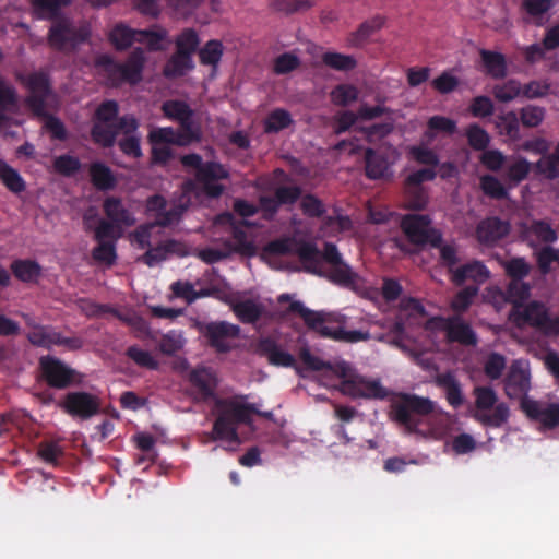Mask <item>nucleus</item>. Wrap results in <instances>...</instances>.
<instances>
[{
  "instance_id": "7",
  "label": "nucleus",
  "mask_w": 559,
  "mask_h": 559,
  "mask_svg": "<svg viewBox=\"0 0 559 559\" xmlns=\"http://www.w3.org/2000/svg\"><path fill=\"white\" fill-rule=\"evenodd\" d=\"M39 378L49 386L57 390H64L71 386L81 385L83 374L71 368L61 359L46 355L38 360Z\"/></svg>"
},
{
  "instance_id": "38",
  "label": "nucleus",
  "mask_w": 559,
  "mask_h": 559,
  "mask_svg": "<svg viewBox=\"0 0 559 559\" xmlns=\"http://www.w3.org/2000/svg\"><path fill=\"white\" fill-rule=\"evenodd\" d=\"M13 275L24 283L37 281L41 274V267L36 261L15 260L11 264Z\"/></svg>"
},
{
  "instance_id": "35",
  "label": "nucleus",
  "mask_w": 559,
  "mask_h": 559,
  "mask_svg": "<svg viewBox=\"0 0 559 559\" xmlns=\"http://www.w3.org/2000/svg\"><path fill=\"white\" fill-rule=\"evenodd\" d=\"M192 68V57L188 53L176 51L166 62L163 74L168 79H175L185 75Z\"/></svg>"
},
{
  "instance_id": "51",
  "label": "nucleus",
  "mask_w": 559,
  "mask_h": 559,
  "mask_svg": "<svg viewBox=\"0 0 559 559\" xmlns=\"http://www.w3.org/2000/svg\"><path fill=\"white\" fill-rule=\"evenodd\" d=\"M510 281H523L531 272V265L523 257H514L502 264Z\"/></svg>"
},
{
  "instance_id": "30",
  "label": "nucleus",
  "mask_w": 559,
  "mask_h": 559,
  "mask_svg": "<svg viewBox=\"0 0 559 559\" xmlns=\"http://www.w3.org/2000/svg\"><path fill=\"white\" fill-rule=\"evenodd\" d=\"M479 56L485 72L496 80L504 79L508 74V63L504 55L497 51L480 49Z\"/></svg>"
},
{
  "instance_id": "33",
  "label": "nucleus",
  "mask_w": 559,
  "mask_h": 559,
  "mask_svg": "<svg viewBox=\"0 0 559 559\" xmlns=\"http://www.w3.org/2000/svg\"><path fill=\"white\" fill-rule=\"evenodd\" d=\"M231 310L240 322L253 324L260 320L263 307L252 299L240 300L231 305Z\"/></svg>"
},
{
  "instance_id": "43",
  "label": "nucleus",
  "mask_w": 559,
  "mask_h": 559,
  "mask_svg": "<svg viewBox=\"0 0 559 559\" xmlns=\"http://www.w3.org/2000/svg\"><path fill=\"white\" fill-rule=\"evenodd\" d=\"M321 59L324 66L336 71L347 72L357 67V60L353 56L340 52H324Z\"/></svg>"
},
{
  "instance_id": "9",
  "label": "nucleus",
  "mask_w": 559,
  "mask_h": 559,
  "mask_svg": "<svg viewBox=\"0 0 559 559\" xmlns=\"http://www.w3.org/2000/svg\"><path fill=\"white\" fill-rule=\"evenodd\" d=\"M194 179L206 198L218 199L226 191V186L222 181L229 180L230 173L225 165L206 160L203 168L194 174Z\"/></svg>"
},
{
  "instance_id": "54",
  "label": "nucleus",
  "mask_w": 559,
  "mask_h": 559,
  "mask_svg": "<svg viewBox=\"0 0 559 559\" xmlns=\"http://www.w3.org/2000/svg\"><path fill=\"white\" fill-rule=\"evenodd\" d=\"M522 84L514 79H510L503 84L495 85L492 93L497 100L509 103L521 95Z\"/></svg>"
},
{
  "instance_id": "37",
  "label": "nucleus",
  "mask_w": 559,
  "mask_h": 559,
  "mask_svg": "<svg viewBox=\"0 0 559 559\" xmlns=\"http://www.w3.org/2000/svg\"><path fill=\"white\" fill-rule=\"evenodd\" d=\"M0 180L13 193H21L26 189V182L20 173L0 158Z\"/></svg>"
},
{
  "instance_id": "2",
  "label": "nucleus",
  "mask_w": 559,
  "mask_h": 559,
  "mask_svg": "<svg viewBox=\"0 0 559 559\" xmlns=\"http://www.w3.org/2000/svg\"><path fill=\"white\" fill-rule=\"evenodd\" d=\"M288 312L297 313L304 320L305 324L321 337L331 338L345 343H358L369 341L371 335L368 331H346L343 328H333L326 325V317L323 312L311 310L299 300L289 304Z\"/></svg>"
},
{
  "instance_id": "48",
  "label": "nucleus",
  "mask_w": 559,
  "mask_h": 559,
  "mask_svg": "<svg viewBox=\"0 0 559 559\" xmlns=\"http://www.w3.org/2000/svg\"><path fill=\"white\" fill-rule=\"evenodd\" d=\"M384 25V19L382 16H374L368 21L361 23L358 29L352 35V44L359 46L365 43L372 34L379 31Z\"/></svg>"
},
{
  "instance_id": "59",
  "label": "nucleus",
  "mask_w": 559,
  "mask_h": 559,
  "mask_svg": "<svg viewBox=\"0 0 559 559\" xmlns=\"http://www.w3.org/2000/svg\"><path fill=\"white\" fill-rule=\"evenodd\" d=\"M273 11L284 14H293L309 10L313 2L311 0H272Z\"/></svg>"
},
{
  "instance_id": "13",
  "label": "nucleus",
  "mask_w": 559,
  "mask_h": 559,
  "mask_svg": "<svg viewBox=\"0 0 559 559\" xmlns=\"http://www.w3.org/2000/svg\"><path fill=\"white\" fill-rule=\"evenodd\" d=\"M519 234L530 248L537 249L542 243L552 245L558 240V234L546 219H532L519 224Z\"/></svg>"
},
{
  "instance_id": "15",
  "label": "nucleus",
  "mask_w": 559,
  "mask_h": 559,
  "mask_svg": "<svg viewBox=\"0 0 559 559\" xmlns=\"http://www.w3.org/2000/svg\"><path fill=\"white\" fill-rule=\"evenodd\" d=\"M28 342L37 347L50 349L52 346H63L69 350H78L83 346L80 337H66L49 325L35 326L27 333Z\"/></svg>"
},
{
  "instance_id": "28",
  "label": "nucleus",
  "mask_w": 559,
  "mask_h": 559,
  "mask_svg": "<svg viewBox=\"0 0 559 559\" xmlns=\"http://www.w3.org/2000/svg\"><path fill=\"white\" fill-rule=\"evenodd\" d=\"M103 210L108 221L114 222L121 227H130L135 224L133 214L124 206L120 198H106L103 203Z\"/></svg>"
},
{
  "instance_id": "25",
  "label": "nucleus",
  "mask_w": 559,
  "mask_h": 559,
  "mask_svg": "<svg viewBox=\"0 0 559 559\" xmlns=\"http://www.w3.org/2000/svg\"><path fill=\"white\" fill-rule=\"evenodd\" d=\"M328 278L332 283L341 287L348 288L355 293H361L364 288L361 277L345 262L331 266Z\"/></svg>"
},
{
  "instance_id": "55",
  "label": "nucleus",
  "mask_w": 559,
  "mask_h": 559,
  "mask_svg": "<svg viewBox=\"0 0 559 559\" xmlns=\"http://www.w3.org/2000/svg\"><path fill=\"white\" fill-rule=\"evenodd\" d=\"M164 116L174 121H179L188 115H194L191 107L183 100L170 99L162 105Z\"/></svg>"
},
{
  "instance_id": "58",
  "label": "nucleus",
  "mask_w": 559,
  "mask_h": 559,
  "mask_svg": "<svg viewBox=\"0 0 559 559\" xmlns=\"http://www.w3.org/2000/svg\"><path fill=\"white\" fill-rule=\"evenodd\" d=\"M81 162L78 157L70 154L57 156L53 159V169L57 174L64 177H72L81 169Z\"/></svg>"
},
{
  "instance_id": "23",
  "label": "nucleus",
  "mask_w": 559,
  "mask_h": 559,
  "mask_svg": "<svg viewBox=\"0 0 559 559\" xmlns=\"http://www.w3.org/2000/svg\"><path fill=\"white\" fill-rule=\"evenodd\" d=\"M490 276L487 266L480 261H472L469 263L457 266L451 276V281L456 286H462L466 281L471 280L476 284H484Z\"/></svg>"
},
{
  "instance_id": "4",
  "label": "nucleus",
  "mask_w": 559,
  "mask_h": 559,
  "mask_svg": "<svg viewBox=\"0 0 559 559\" xmlns=\"http://www.w3.org/2000/svg\"><path fill=\"white\" fill-rule=\"evenodd\" d=\"M90 36L91 28L87 24L78 25L70 17L62 15L51 21L47 44L55 51L72 53L85 44Z\"/></svg>"
},
{
  "instance_id": "27",
  "label": "nucleus",
  "mask_w": 559,
  "mask_h": 559,
  "mask_svg": "<svg viewBox=\"0 0 559 559\" xmlns=\"http://www.w3.org/2000/svg\"><path fill=\"white\" fill-rule=\"evenodd\" d=\"M344 391L354 397L366 399H385L388 395L386 390L380 384L379 381H344Z\"/></svg>"
},
{
  "instance_id": "64",
  "label": "nucleus",
  "mask_w": 559,
  "mask_h": 559,
  "mask_svg": "<svg viewBox=\"0 0 559 559\" xmlns=\"http://www.w3.org/2000/svg\"><path fill=\"white\" fill-rule=\"evenodd\" d=\"M506 365L504 356L492 352L484 364V372L490 380H498L502 376Z\"/></svg>"
},
{
  "instance_id": "22",
  "label": "nucleus",
  "mask_w": 559,
  "mask_h": 559,
  "mask_svg": "<svg viewBox=\"0 0 559 559\" xmlns=\"http://www.w3.org/2000/svg\"><path fill=\"white\" fill-rule=\"evenodd\" d=\"M365 175L371 180L384 179L392 176L391 163L388 156L374 148L365 150Z\"/></svg>"
},
{
  "instance_id": "20",
  "label": "nucleus",
  "mask_w": 559,
  "mask_h": 559,
  "mask_svg": "<svg viewBox=\"0 0 559 559\" xmlns=\"http://www.w3.org/2000/svg\"><path fill=\"white\" fill-rule=\"evenodd\" d=\"M19 108V96L15 87L0 74V130L20 122L15 121L9 114H14Z\"/></svg>"
},
{
  "instance_id": "49",
  "label": "nucleus",
  "mask_w": 559,
  "mask_h": 559,
  "mask_svg": "<svg viewBox=\"0 0 559 559\" xmlns=\"http://www.w3.org/2000/svg\"><path fill=\"white\" fill-rule=\"evenodd\" d=\"M546 109L542 106L526 105L519 110V121L526 128H536L544 121Z\"/></svg>"
},
{
  "instance_id": "45",
  "label": "nucleus",
  "mask_w": 559,
  "mask_h": 559,
  "mask_svg": "<svg viewBox=\"0 0 559 559\" xmlns=\"http://www.w3.org/2000/svg\"><path fill=\"white\" fill-rule=\"evenodd\" d=\"M536 169L548 179L559 178V142L554 152L540 158L536 163Z\"/></svg>"
},
{
  "instance_id": "14",
  "label": "nucleus",
  "mask_w": 559,
  "mask_h": 559,
  "mask_svg": "<svg viewBox=\"0 0 559 559\" xmlns=\"http://www.w3.org/2000/svg\"><path fill=\"white\" fill-rule=\"evenodd\" d=\"M61 407L72 417L88 419L99 413L100 401L92 393L75 391L66 394Z\"/></svg>"
},
{
  "instance_id": "60",
  "label": "nucleus",
  "mask_w": 559,
  "mask_h": 559,
  "mask_svg": "<svg viewBox=\"0 0 559 559\" xmlns=\"http://www.w3.org/2000/svg\"><path fill=\"white\" fill-rule=\"evenodd\" d=\"M200 39L193 28H185L176 39L177 51L192 57L199 46Z\"/></svg>"
},
{
  "instance_id": "5",
  "label": "nucleus",
  "mask_w": 559,
  "mask_h": 559,
  "mask_svg": "<svg viewBox=\"0 0 559 559\" xmlns=\"http://www.w3.org/2000/svg\"><path fill=\"white\" fill-rule=\"evenodd\" d=\"M17 82L27 91L25 105L33 116H46L48 100L53 96V87L48 72L44 70L33 71L31 73H17Z\"/></svg>"
},
{
  "instance_id": "17",
  "label": "nucleus",
  "mask_w": 559,
  "mask_h": 559,
  "mask_svg": "<svg viewBox=\"0 0 559 559\" xmlns=\"http://www.w3.org/2000/svg\"><path fill=\"white\" fill-rule=\"evenodd\" d=\"M511 317L519 324H527L550 334V317L546 306L540 301H530L518 310H511Z\"/></svg>"
},
{
  "instance_id": "21",
  "label": "nucleus",
  "mask_w": 559,
  "mask_h": 559,
  "mask_svg": "<svg viewBox=\"0 0 559 559\" xmlns=\"http://www.w3.org/2000/svg\"><path fill=\"white\" fill-rule=\"evenodd\" d=\"M531 389V377L528 370L521 368L518 364H513L504 379V392L510 399L527 397Z\"/></svg>"
},
{
  "instance_id": "18",
  "label": "nucleus",
  "mask_w": 559,
  "mask_h": 559,
  "mask_svg": "<svg viewBox=\"0 0 559 559\" xmlns=\"http://www.w3.org/2000/svg\"><path fill=\"white\" fill-rule=\"evenodd\" d=\"M255 353L266 358L267 362L275 367L292 368L296 365L295 357L283 349L278 342L272 336H264L258 340Z\"/></svg>"
},
{
  "instance_id": "50",
  "label": "nucleus",
  "mask_w": 559,
  "mask_h": 559,
  "mask_svg": "<svg viewBox=\"0 0 559 559\" xmlns=\"http://www.w3.org/2000/svg\"><path fill=\"white\" fill-rule=\"evenodd\" d=\"M223 51V45L219 40H209L199 51L200 62L216 68L222 59Z\"/></svg>"
},
{
  "instance_id": "29",
  "label": "nucleus",
  "mask_w": 559,
  "mask_h": 559,
  "mask_svg": "<svg viewBox=\"0 0 559 559\" xmlns=\"http://www.w3.org/2000/svg\"><path fill=\"white\" fill-rule=\"evenodd\" d=\"M91 183L98 191H109L117 186V177L109 166L103 162H93L88 166Z\"/></svg>"
},
{
  "instance_id": "44",
  "label": "nucleus",
  "mask_w": 559,
  "mask_h": 559,
  "mask_svg": "<svg viewBox=\"0 0 559 559\" xmlns=\"http://www.w3.org/2000/svg\"><path fill=\"white\" fill-rule=\"evenodd\" d=\"M439 250V263L445 267L452 275L453 271L457 267L460 259L457 255V247L454 243H444L442 234H440V242L438 246H431Z\"/></svg>"
},
{
  "instance_id": "8",
  "label": "nucleus",
  "mask_w": 559,
  "mask_h": 559,
  "mask_svg": "<svg viewBox=\"0 0 559 559\" xmlns=\"http://www.w3.org/2000/svg\"><path fill=\"white\" fill-rule=\"evenodd\" d=\"M394 418L413 430L419 424L417 416H426L433 412V402L428 397L404 393L392 405Z\"/></svg>"
},
{
  "instance_id": "10",
  "label": "nucleus",
  "mask_w": 559,
  "mask_h": 559,
  "mask_svg": "<svg viewBox=\"0 0 559 559\" xmlns=\"http://www.w3.org/2000/svg\"><path fill=\"white\" fill-rule=\"evenodd\" d=\"M401 227L407 239L414 245L438 246L439 229L431 227V218L427 214H407L401 221Z\"/></svg>"
},
{
  "instance_id": "31",
  "label": "nucleus",
  "mask_w": 559,
  "mask_h": 559,
  "mask_svg": "<svg viewBox=\"0 0 559 559\" xmlns=\"http://www.w3.org/2000/svg\"><path fill=\"white\" fill-rule=\"evenodd\" d=\"M495 127L506 141L515 142L521 139L519 117L513 110L498 115L495 119Z\"/></svg>"
},
{
  "instance_id": "26",
  "label": "nucleus",
  "mask_w": 559,
  "mask_h": 559,
  "mask_svg": "<svg viewBox=\"0 0 559 559\" xmlns=\"http://www.w3.org/2000/svg\"><path fill=\"white\" fill-rule=\"evenodd\" d=\"M173 253L183 255V247L179 241L175 239H168L160 242L156 247H150L147 251L139 258V260L147 266L153 267L156 264L165 261L168 255Z\"/></svg>"
},
{
  "instance_id": "40",
  "label": "nucleus",
  "mask_w": 559,
  "mask_h": 559,
  "mask_svg": "<svg viewBox=\"0 0 559 559\" xmlns=\"http://www.w3.org/2000/svg\"><path fill=\"white\" fill-rule=\"evenodd\" d=\"M483 193L493 200L509 199V189L493 175H483L479 179Z\"/></svg>"
},
{
  "instance_id": "1",
  "label": "nucleus",
  "mask_w": 559,
  "mask_h": 559,
  "mask_svg": "<svg viewBox=\"0 0 559 559\" xmlns=\"http://www.w3.org/2000/svg\"><path fill=\"white\" fill-rule=\"evenodd\" d=\"M188 380L191 389L187 391V394L193 402L204 403L214 399L216 418L213 424L211 439L214 441H226L231 444L225 448L228 451H235L240 444L239 425L251 426L253 424V415L265 419L273 418L272 412L259 411L255 404L240 403L236 397H216V379L212 371L205 367L192 369L188 374Z\"/></svg>"
},
{
  "instance_id": "24",
  "label": "nucleus",
  "mask_w": 559,
  "mask_h": 559,
  "mask_svg": "<svg viewBox=\"0 0 559 559\" xmlns=\"http://www.w3.org/2000/svg\"><path fill=\"white\" fill-rule=\"evenodd\" d=\"M510 233V224L499 217H489L477 226V237L480 242L492 245L503 239Z\"/></svg>"
},
{
  "instance_id": "34",
  "label": "nucleus",
  "mask_w": 559,
  "mask_h": 559,
  "mask_svg": "<svg viewBox=\"0 0 559 559\" xmlns=\"http://www.w3.org/2000/svg\"><path fill=\"white\" fill-rule=\"evenodd\" d=\"M531 295V285L523 281H510L502 293L503 299L512 305V310H518L524 305Z\"/></svg>"
},
{
  "instance_id": "12",
  "label": "nucleus",
  "mask_w": 559,
  "mask_h": 559,
  "mask_svg": "<svg viewBox=\"0 0 559 559\" xmlns=\"http://www.w3.org/2000/svg\"><path fill=\"white\" fill-rule=\"evenodd\" d=\"M198 329L207 340L209 345L221 354H226L231 349L227 340L237 338L240 335V328L227 321L199 323Z\"/></svg>"
},
{
  "instance_id": "16",
  "label": "nucleus",
  "mask_w": 559,
  "mask_h": 559,
  "mask_svg": "<svg viewBox=\"0 0 559 559\" xmlns=\"http://www.w3.org/2000/svg\"><path fill=\"white\" fill-rule=\"evenodd\" d=\"M522 412L531 419L540 423L547 429L559 426V404L543 403L530 397L521 401Z\"/></svg>"
},
{
  "instance_id": "47",
  "label": "nucleus",
  "mask_w": 559,
  "mask_h": 559,
  "mask_svg": "<svg viewBox=\"0 0 559 559\" xmlns=\"http://www.w3.org/2000/svg\"><path fill=\"white\" fill-rule=\"evenodd\" d=\"M206 0H166L168 9L177 19H188L192 16L197 10Z\"/></svg>"
},
{
  "instance_id": "19",
  "label": "nucleus",
  "mask_w": 559,
  "mask_h": 559,
  "mask_svg": "<svg viewBox=\"0 0 559 559\" xmlns=\"http://www.w3.org/2000/svg\"><path fill=\"white\" fill-rule=\"evenodd\" d=\"M442 330L450 343H459L464 346H475L478 342L475 331L460 316H451L442 319Z\"/></svg>"
},
{
  "instance_id": "56",
  "label": "nucleus",
  "mask_w": 559,
  "mask_h": 559,
  "mask_svg": "<svg viewBox=\"0 0 559 559\" xmlns=\"http://www.w3.org/2000/svg\"><path fill=\"white\" fill-rule=\"evenodd\" d=\"M121 226L108 219L100 218L98 225L94 228V239L97 242L100 241H112L116 243L120 237Z\"/></svg>"
},
{
  "instance_id": "61",
  "label": "nucleus",
  "mask_w": 559,
  "mask_h": 559,
  "mask_svg": "<svg viewBox=\"0 0 559 559\" xmlns=\"http://www.w3.org/2000/svg\"><path fill=\"white\" fill-rule=\"evenodd\" d=\"M508 157L499 150H485L479 156L480 164L488 170L497 173L506 165Z\"/></svg>"
},
{
  "instance_id": "39",
  "label": "nucleus",
  "mask_w": 559,
  "mask_h": 559,
  "mask_svg": "<svg viewBox=\"0 0 559 559\" xmlns=\"http://www.w3.org/2000/svg\"><path fill=\"white\" fill-rule=\"evenodd\" d=\"M117 129L112 124L94 122L91 129L93 142L104 148L112 147L117 140Z\"/></svg>"
},
{
  "instance_id": "3",
  "label": "nucleus",
  "mask_w": 559,
  "mask_h": 559,
  "mask_svg": "<svg viewBox=\"0 0 559 559\" xmlns=\"http://www.w3.org/2000/svg\"><path fill=\"white\" fill-rule=\"evenodd\" d=\"M145 53L140 47L133 49L124 63L117 62L107 53L99 55L95 59V66L102 70L112 85L129 83L135 85L142 80L145 66Z\"/></svg>"
},
{
  "instance_id": "32",
  "label": "nucleus",
  "mask_w": 559,
  "mask_h": 559,
  "mask_svg": "<svg viewBox=\"0 0 559 559\" xmlns=\"http://www.w3.org/2000/svg\"><path fill=\"white\" fill-rule=\"evenodd\" d=\"M138 32L124 24H117L109 33V40L116 50L123 51L130 48L134 41L143 43V38H139Z\"/></svg>"
},
{
  "instance_id": "53",
  "label": "nucleus",
  "mask_w": 559,
  "mask_h": 559,
  "mask_svg": "<svg viewBox=\"0 0 559 559\" xmlns=\"http://www.w3.org/2000/svg\"><path fill=\"white\" fill-rule=\"evenodd\" d=\"M126 356L131 359L135 365L148 370H157L159 367L158 361L152 356L148 350L142 349L138 345L129 346L126 350Z\"/></svg>"
},
{
  "instance_id": "41",
  "label": "nucleus",
  "mask_w": 559,
  "mask_h": 559,
  "mask_svg": "<svg viewBox=\"0 0 559 559\" xmlns=\"http://www.w3.org/2000/svg\"><path fill=\"white\" fill-rule=\"evenodd\" d=\"M188 207V200H180L171 204L169 209H167L166 206L165 210L158 216L155 217L153 225L159 227H169L170 225L178 223L182 218V215L186 213Z\"/></svg>"
},
{
  "instance_id": "6",
  "label": "nucleus",
  "mask_w": 559,
  "mask_h": 559,
  "mask_svg": "<svg viewBox=\"0 0 559 559\" xmlns=\"http://www.w3.org/2000/svg\"><path fill=\"white\" fill-rule=\"evenodd\" d=\"M474 419L485 427L500 428L510 417L509 406L498 402V395L491 386H476Z\"/></svg>"
},
{
  "instance_id": "11",
  "label": "nucleus",
  "mask_w": 559,
  "mask_h": 559,
  "mask_svg": "<svg viewBox=\"0 0 559 559\" xmlns=\"http://www.w3.org/2000/svg\"><path fill=\"white\" fill-rule=\"evenodd\" d=\"M295 252L304 264V270L312 274H319L318 265L320 258L331 266L344 262L336 245L332 242H325L323 252L321 253L313 242L300 241L298 242Z\"/></svg>"
},
{
  "instance_id": "46",
  "label": "nucleus",
  "mask_w": 559,
  "mask_h": 559,
  "mask_svg": "<svg viewBox=\"0 0 559 559\" xmlns=\"http://www.w3.org/2000/svg\"><path fill=\"white\" fill-rule=\"evenodd\" d=\"M194 115H188L179 123V132L177 133L181 145H188L192 142H198L201 139L200 127L193 121Z\"/></svg>"
},
{
  "instance_id": "57",
  "label": "nucleus",
  "mask_w": 559,
  "mask_h": 559,
  "mask_svg": "<svg viewBox=\"0 0 559 559\" xmlns=\"http://www.w3.org/2000/svg\"><path fill=\"white\" fill-rule=\"evenodd\" d=\"M465 135L468 145L475 151L483 152L488 147L490 143V136L488 132L481 127H479L477 123L468 126Z\"/></svg>"
},
{
  "instance_id": "42",
  "label": "nucleus",
  "mask_w": 559,
  "mask_h": 559,
  "mask_svg": "<svg viewBox=\"0 0 559 559\" xmlns=\"http://www.w3.org/2000/svg\"><path fill=\"white\" fill-rule=\"evenodd\" d=\"M294 123L292 115L283 108L272 110L264 121V131L266 133H278Z\"/></svg>"
},
{
  "instance_id": "63",
  "label": "nucleus",
  "mask_w": 559,
  "mask_h": 559,
  "mask_svg": "<svg viewBox=\"0 0 559 559\" xmlns=\"http://www.w3.org/2000/svg\"><path fill=\"white\" fill-rule=\"evenodd\" d=\"M478 293L477 286H466L453 297L451 308L453 311L462 313L465 312L473 304L474 298Z\"/></svg>"
},
{
  "instance_id": "52",
  "label": "nucleus",
  "mask_w": 559,
  "mask_h": 559,
  "mask_svg": "<svg viewBox=\"0 0 559 559\" xmlns=\"http://www.w3.org/2000/svg\"><path fill=\"white\" fill-rule=\"evenodd\" d=\"M358 95L359 92L357 87L352 84H338L330 94L332 103L342 107L356 102L358 99Z\"/></svg>"
},
{
  "instance_id": "36",
  "label": "nucleus",
  "mask_w": 559,
  "mask_h": 559,
  "mask_svg": "<svg viewBox=\"0 0 559 559\" xmlns=\"http://www.w3.org/2000/svg\"><path fill=\"white\" fill-rule=\"evenodd\" d=\"M531 171V163L525 157H518L509 164L503 173V179L510 188L516 187L525 180Z\"/></svg>"
},
{
  "instance_id": "62",
  "label": "nucleus",
  "mask_w": 559,
  "mask_h": 559,
  "mask_svg": "<svg viewBox=\"0 0 559 559\" xmlns=\"http://www.w3.org/2000/svg\"><path fill=\"white\" fill-rule=\"evenodd\" d=\"M300 209L306 216L311 218L322 217L326 212L323 202L312 193L301 195Z\"/></svg>"
}]
</instances>
